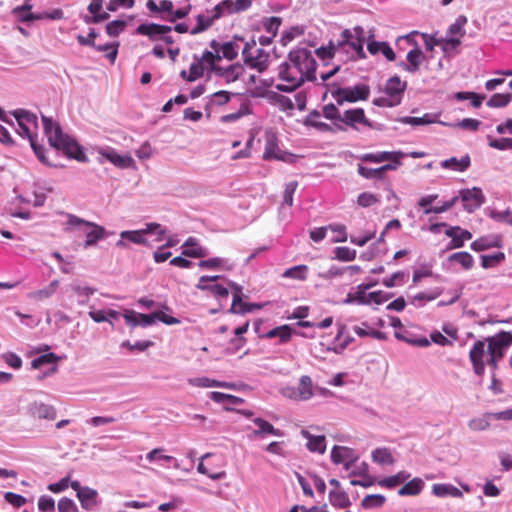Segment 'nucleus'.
Here are the masks:
<instances>
[{
    "label": "nucleus",
    "mask_w": 512,
    "mask_h": 512,
    "mask_svg": "<svg viewBox=\"0 0 512 512\" xmlns=\"http://www.w3.org/2000/svg\"><path fill=\"white\" fill-rule=\"evenodd\" d=\"M316 67L317 63L311 50L306 47L292 49L286 61L278 67V76L285 83L276 84V90L289 93L306 81H315Z\"/></svg>",
    "instance_id": "obj_1"
},
{
    "label": "nucleus",
    "mask_w": 512,
    "mask_h": 512,
    "mask_svg": "<svg viewBox=\"0 0 512 512\" xmlns=\"http://www.w3.org/2000/svg\"><path fill=\"white\" fill-rule=\"evenodd\" d=\"M42 123L50 146L78 162L87 163L89 161L82 146L74 138L64 133L59 124L54 123L51 118L45 115H42Z\"/></svg>",
    "instance_id": "obj_2"
},
{
    "label": "nucleus",
    "mask_w": 512,
    "mask_h": 512,
    "mask_svg": "<svg viewBox=\"0 0 512 512\" xmlns=\"http://www.w3.org/2000/svg\"><path fill=\"white\" fill-rule=\"evenodd\" d=\"M365 31L361 26H355L352 30L345 29L340 35L338 47L349 46L353 50L351 59L354 61L366 59L364 51Z\"/></svg>",
    "instance_id": "obj_3"
},
{
    "label": "nucleus",
    "mask_w": 512,
    "mask_h": 512,
    "mask_svg": "<svg viewBox=\"0 0 512 512\" xmlns=\"http://www.w3.org/2000/svg\"><path fill=\"white\" fill-rule=\"evenodd\" d=\"M68 221L66 231H71L75 227L86 226L89 228L85 231L86 240L84 243V248H89L94 246L99 240L104 239L107 236V232L103 226H100L94 222H90L84 220L76 215L67 214Z\"/></svg>",
    "instance_id": "obj_4"
},
{
    "label": "nucleus",
    "mask_w": 512,
    "mask_h": 512,
    "mask_svg": "<svg viewBox=\"0 0 512 512\" xmlns=\"http://www.w3.org/2000/svg\"><path fill=\"white\" fill-rule=\"evenodd\" d=\"M334 125L338 131H346L347 127L359 131V125H364L369 128H374L373 123L365 116L362 108L348 109L343 112L340 122H335Z\"/></svg>",
    "instance_id": "obj_5"
},
{
    "label": "nucleus",
    "mask_w": 512,
    "mask_h": 512,
    "mask_svg": "<svg viewBox=\"0 0 512 512\" xmlns=\"http://www.w3.org/2000/svg\"><path fill=\"white\" fill-rule=\"evenodd\" d=\"M17 121V132L20 136L30 139L37 137L38 121L34 113L23 109H17L11 112Z\"/></svg>",
    "instance_id": "obj_6"
},
{
    "label": "nucleus",
    "mask_w": 512,
    "mask_h": 512,
    "mask_svg": "<svg viewBox=\"0 0 512 512\" xmlns=\"http://www.w3.org/2000/svg\"><path fill=\"white\" fill-rule=\"evenodd\" d=\"M338 105L344 102L354 103L360 100L368 99L370 87L367 84H357L353 87L338 88L332 93Z\"/></svg>",
    "instance_id": "obj_7"
},
{
    "label": "nucleus",
    "mask_w": 512,
    "mask_h": 512,
    "mask_svg": "<svg viewBox=\"0 0 512 512\" xmlns=\"http://www.w3.org/2000/svg\"><path fill=\"white\" fill-rule=\"evenodd\" d=\"M255 46V40L246 42L242 50V56L245 64H247L250 68L256 69L258 72H263L268 68L269 54L262 48H257L256 55H253L251 50L255 48Z\"/></svg>",
    "instance_id": "obj_8"
},
{
    "label": "nucleus",
    "mask_w": 512,
    "mask_h": 512,
    "mask_svg": "<svg viewBox=\"0 0 512 512\" xmlns=\"http://www.w3.org/2000/svg\"><path fill=\"white\" fill-rule=\"evenodd\" d=\"M486 341L488 343V356L501 360L508 348L512 345V333L501 331L495 336L488 337Z\"/></svg>",
    "instance_id": "obj_9"
},
{
    "label": "nucleus",
    "mask_w": 512,
    "mask_h": 512,
    "mask_svg": "<svg viewBox=\"0 0 512 512\" xmlns=\"http://www.w3.org/2000/svg\"><path fill=\"white\" fill-rule=\"evenodd\" d=\"M251 4L252 0H223L212 10L207 12L213 13V18L219 19L224 16L246 11L251 7Z\"/></svg>",
    "instance_id": "obj_10"
},
{
    "label": "nucleus",
    "mask_w": 512,
    "mask_h": 512,
    "mask_svg": "<svg viewBox=\"0 0 512 512\" xmlns=\"http://www.w3.org/2000/svg\"><path fill=\"white\" fill-rule=\"evenodd\" d=\"M458 197L463 203V209L468 213L480 208L486 200L481 188L478 187L462 189L459 191Z\"/></svg>",
    "instance_id": "obj_11"
},
{
    "label": "nucleus",
    "mask_w": 512,
    "mask_h": 512,
    "mask_svg": "<svg viewBox=\"0 0 512 512\" xmlns=\"http://www.w3.org/2000/svg\"><path fill=\"white\" fill-rule=\"evenodd\" d=\"M97 153L114 166L120 169L132 168L135 166L134 159L129 155H120L114 148L112 147H99L97 148Z\"/></svg>",
    "instance_id": "obj_12"
},
{
    "label": "nucleus",
    "mask_w": 512,
    "mask_h": 512,
    "mask_svg": "<svg viewBox=\"0 0 512 512\" xmlns=\"http://www.w3.org/2000/svg\"><path fill=\"white\" fill-rule=\"evenodd\" d=\"M358 458L355 451L348 447L334 446L331 451V460L335 464H343L347 471L352 469Z\"/></svg>",
    "instance_id": "obj_13"
},
{
    "label": "nucleus",
    "mask_w": 512,
    "mask_h": 512,
    "mask_svg": "<svg viewBox=\"0 0 512 512\" xmlns=\"http://www.w3.org/2000/svg\"><path fill=\"white\" fill-rule=\"evenodd\" d=\"M230 288L233 290V301L229 312L235 314H245L258 309L261 306L258 304H247L242 301V287L234 282L229 283Z\"/></svg>",
    "instance_id": "obj_14"
},
{
    "label": "nucleus",
    "mask_w": 512,
    "mask_h": 512,
    "mask_svg": "<svg viewBox=\"0 0 512 512\" xmlns=\"http://www.w3.org/2000/svg\"><path fill=\"white\" fill-rule=\"evenodd\" d=\"M171 31V26L157 23H142L136 28V34L147 36L151 41L161 40L163 34Z\"/></svg>",
    "instance_id": "obj_15"
},
{
    "label": "nucleus",
    "mask_w": 512,
    "mask_h": 512,
    "mask_svg": "<svg viewBox=\"0 0 512 512\" xmlns=\"http://www.w3.org/2000/svg\"><path fill=\"white\" fill-rule=\"evenodd\" d=\"M252 422L257 426V428L251 432L249 436L250 438L264 439L268 435L276 437H282L284 435L283 431H281L278 428H275L271 423H269L263 418H253Z\"/></svg>",
    "instance_id": "obj_16"
},
{
    "label": "nucleus",
    "mask_w": 512,
    "mask_h": 512,
    "mask_svg": "<svg viewBox=\"0 0 512 512\" xmlns=\"http://www.w3.org/2000/svg\"><path fill=\"white\" fill-rule=\"evenodd\" d=\"M29 414L36 419L53 421L56 419L57 412L54 406L41 401H33L28 406Z\"/></svg>",
    "instance_id": "obj_17"
},
{
    "label": "nucleus",
    "mask_w": 512,
    "mask_h": 512,
    "mask_svg": "<svg viewBox=\"0 0 512 512\" xmlns=\"http://www.w3.org/2000/svg\"><path fill=\"white\" fill-rule=\"evenodd\" d=\"M424 59L425 55L423 54L418 44H415V47H413V49L407 53V62L401 61L397 65L404 71L409 73H416Z\"/></svg>",
    "instance_id": "obj_18"
},
{
    "label": "nucleus",
    "mask_w": 512,
    "mask_h": 512,
    "mask_svg": "<svg viewBox=\"0 0 512 512\" xmlns=\"http://www.w3.org/2000/svg\"><path fill=\"white\" fill-rule=\"evenodd\" d=\"M321 113L318 110H312L304 119L303 124L307 127H314L316 130L320 132H331L336 133L338 129H336L335 125H330L320 120Z\"/></svg>",
    "instance_id": "obj_19"
},
{
    "label": "nucleus",
    "mask_w": 512,
    "mask_h": 512,
    "mask_svg": "<svg viewBox=\"0 0 512 512\" xmlns=\"http://www.w3.org/2000/svg\"><path fill=\"white\" fill-rule=\"evenodd\" d=\"M126 240L138 245H149L146 237H144V232L140 229L122 231L120 233V239L116 242V246L119 248H127L128 244Z\"/></svg>",
    "instance_id": "obj_20"
},
{
    "label": "nucleus",
    "mask_w": 512,
    "mask_h": 512,
    "mask_svg": "<svg viewBox=\"0 0 512 512\" xmlns=\"http://www.w3.org/2000/svg\"><path fill=\"white\" fill-rule=\"evenodd\" d=\"M243 71V66L239 63L229 65L226 68L221 66H213V72L216 75L222 77L227 83L235 82L238 80Z\"/></svg>",
    "instance_id": "obj_21"
},
{
    "label": "nucleus",
    "mask_w": 512,
    "mask_h": 512,
    "mask_svg": "<svg viewBox=\"0 0 512 512\" xmlns=\"http://www.w3.org/2000/svg\"><path fill=\"white\" fill-rule=\"evenodd\" d=\"M471 249L476 252L484 251L490 248L502 247V238L499 235H488L480 237L473 241L470 245Z\"/></svg>",
    "instance_id": "obj_22"
},
{
    "label": "nucleus",
    "mask_w": 512,
    "mask_h": 512,
    "mask_svg": "<svg viewBox=\"0 0 512 512\" xmlns=\"http://www.w3.org/2000/svg\"><path fill=\"white\" fill-rule=\"evenodd\" d=\"M182 255L192 258H203L209 255L207 248H204L197 243V239L189 237L183 244Z\"/></svg>",
    "instance_id": "obj_23"
},
{
    "label": "nucleus",
    "mask_w": 512,
    "mask_h": 512,
    "mask_svg": "<svg viewBox=\"0 0 512 512\" xmlns=\"http://www.w3.org/2000/svg\"><path fill=\"white\" fill-rule=\"evenodd\" d=\"M303 438L307 439V449L310 452H317L323 454L326 450V439L325 436H314L308 430H301Z\"/></svg>",
    "instance_id": "obj_24"
},
{
    "label": "nucleus",
    "mask_w": 512,
    "mask_h": 512,
    "mask_svg": "<svg viewBox=\"0 0 512 512\" xmlns=\"http://www.w3.org/2000/svg\"><path fill=\"white\" fill-rule=\"evenodd\" d=\"M406 82H402L399 76L390 77L385 85V94L392 96L394 99H400L406 89Z\"/></svg>",
    "instance_id": "obj_25"
},
{
    "label": "nucleus",
    "mask_w": 512,
    "mask_h": 512,
    "mask_svg": "<svg viewBox=\"0 0 512 512\" xmlns=\"http://www.w3.org/2000/svg\"><path fill=\"white\" fill-rule=\"evenodd\" d=\"M471 164L470 156L466 154L462 158L451 157L440 162V166L444 169H450L453 171L464 172Z\"/></svg>",
    "instance_id": "obj_26"
},
{
    "label": "nucleus",
    "mask_w": 512,
    "mask_h": 512,
    "mask_svg": "<svg viewBox=\"0 0 512 512\" xmlns=\"http://www.w3.org/2000/svg\"><path fill=\"white\" fill-rule=\"evenodd\" d=\"M432 493L437 497H453V498H461L463 497V493L456 486L449 483H441L434 484L432 486Z\"/></svg>",
    "instance_id": "obj_27"
},
{
    "label": "nucleus",
    "mask_w": 512,
    "mask_h": 512,
    "mask_svg": "<svg viewBox=\"0 0 512 512\" xmlns=\"http://www.w3.org/2000/svg\"><path fill=\"white\" fill-rule=\"evenodd\" d=\"M146 8L153 14H161V16H170L173 12V2L170 0H161L159 4L155 0H147Z\"/></svg>",
    "instance_id": "obj_28"
},
{
    "label": "nucleus",
    "mask_w": 512,
    "mask_h": 512,
    "mask_svg": "<svg viewBox=\"0 0 512 512\" xmlns=\"http://www.w3.org/2000/svg\"><path fill=\"white\" fill-rule=\"evenodd\" d=\"M297 388L298 401H307L314 395L313 383L309 376L303 375L299 379Z\"/></svg>",
    "instance_id": "obj_29"
},
{
    "label": "nucleus",
    "mask_w": 512,
    "mask_h": 512,
    "mask_svg": "<svg viewBox=\"0 0 512 512\" xmlns=\"http://www.w3.org/2000/svg\"><path fill=\"white\" fill-rule=\"evenodd\" d=\"M293 334V330L290 325L284 324L278 327H275L268 331L265 334V338L272 339V338H279L280 344H285L290 341Z\"/></svg>",
    "instance_id": "obj_30"
},
{
    "label": "nucleus",
    "mask_w": 512,
    "mask_h": 512,
    "mask_svg": "<svg viewBox=\"0 0 512 512\" xmlns=\"http://www.w3.org/2000/svg\"><path fill=\"white\" fill-rule=\"evenodd\" d=\"M391 166L385 164L378 168H368L361 164L357 165V172L365 179H383L384 173L390 171Z\"/></svg>",
    "instance_id": "obj_31"
},
{
    "label": "nucleus",
    "mask_w": 512,
    "mask_h": 512,
    "mask_svg": "<svg viewBox=\"0 0 512 512\" xmlns=\"http://www.w3.org/2000/svg\"><path fill=\"white\" fill-rule=\"evenodd\" d=\"M424 485V481L421 478H413L398 490V494L400 496H416L421 493Z\"/></svg>",
    "instance_id": "obj_32"
},
{
    "label": "nucleus",
    "mask_w": 512,
    "mask_h": 512,
    "mask_svg": "<svg viewBox=\"0 0 512 512\" xmlns=\"http://www.w3.org/2000/svg\"><path fill=\"white\" fill-rule=\"evenodd\" d=\"M97 491L90 487H84L83 490L77 493V497L81 503V506L89 510L92 506L96 504Z\"/></svg>",
    "instance_id": "obj_33"
},
{
    "label": "nucleus",
    "mask_w": 512,
    "mask_h": 512,
    "mask_svg": "<svg viewBox=\"0 0 512 512\" xmlns=\"http://www.w3.org/2000/svg\"><path fill=\"white\" fill-rule=\"evenodd\" d=\"M329 502L333 507L346 508L351 505L348 494L342 490H331Z\"/></svg>",
    "instance_id": "obj_34"
},
{
    "label": "nucleus",
    "mask_w": 512,
    "mask_h": 512,
    "mask_svg": "<svg viewBox=\"0 0 512 512\" xmlns=\"http://www.w3.org/2000/svg\"><path fill=\"white\" fill-rule=\"evenodd\" d=\"M400 123L412 126L428 125L436 122V115L426 113L422 117L405 116L398 119Z\"/></svg>",
    "instance_id": "obj_35"
},
{
    "label": "nucleus",
    "mask_w": 512,
    "mask_h": 512,
    "mask_svg": "<svg viewBox=\"0 0 512 512\" xmlns=\"http://www.w3.org/2000/svg\"><path fill=\"white\" fill-rule=\"evenodd\" d=\"M396 155L397 153H394V151H379L376 153H365L360 156V160L369 163H382L389 161L390 158Z\"/></svg>",
    "instance_id": "obj_36"
},
{
    "label": "nucleus",
    "mask_w": 512,
    "mask_h": 512,
    "mask_svg": "<svg viewBox=\"0 0 512 512\" xmlns=\"http://www.w3.org/2000/svg\"><path fill=\"white\" fill-rule=\"evenodd\" d=\"M448 261L450 262H456L461 265V267L465 270H470L474 265V258L473 256L465 251L462 252H456L451 254L448 257Z\"/></svg>",
    "instance_id": "obj_37"
},
{
    "label": "nucleus",
    "mask_w": 512,
    "mask_h": 512,
    "mask_svg": "<svg viewBox=\"0 0 512 512\" xmlns=\"http://www.w3.org/2000/svg\"><path fill=\"white\" fill-rule=\"evenodd\" d=\"M410 476V473H408L407 471H400L395 475L380 480L379 485L391 489L407 481L410 478Z\"/></svg>",
    "instance_id": "obj_38"
},
{
    "label": "nucleus",
    "mask_w": 512,
    "mask_h": 512,
    "mask_svg": "<svg viewBox=\"0 0 512 512\" xmlns=\"http://www.w3.org/2000/svg\"><path fill=\"white\" fill-rule=\"evenodd\" d=\"M72 290L78 296V304L86 305L89 298L96 292V289L86 285L74 284Z\"/></svg>",
    "instance_id": "obj_39"
},
{
    "label": "nucleus",
    "mask_w": 512,
    "mask_h": 512,
    "mask_svg": "<svg viewBox=\"0 0 512 512\" xmlns=\"http://www.w3.org/2000/svg\"><path fill=\"white\" fill-rule=\"evenodd\" d=\"M372 460L380 465H391L395 461L388 448H376L373 450Z\"/></svg>",
    "instance_id": "obj_40"
},
{
    "label": "nucleus",
    "mask_w": 512,
    "mask_h": 512,
    "mask_svg": "<svg viewBox=\"0 0 512 512\" xmlns=\"http://www.w3.org/2000/svg\"><path fill=\"white\" fill-rule=\"evenodd\" d=\"M58 286L59 281L53 280L52 282H50L48 286L44 287L43 289L30 293L29 297L40 301L48 299L56 292Z\"/></svg>",
    "instance_id": "obj_41"
},
{
    "label": "nucleus",
    "mask_w": 512,
    "mask_h": 512,
    "mask_svg": "<svg viewBox=\"0 0 512 512\" xmlns=\"http://www.w3.org/2000/svg\"><path fill=\"white\" fill-rule=\"evenodd\" d=\"M209 14V16H206L204 14L197 15V25L190 30V33L192 35H196L207 30L213 24V22L217 20L216 18H213V13Z\"/></svg>",
    "instance_id": "obj_42"
},
{
    "label": "nucleus",
    "mask_w": 512,
    "mask_h": 512,
    "mask_svg": "<svg viewBox=\"0 0 512 512\" xmlns=\"http://www.w3.org/2000/svg\"><path fill=\"white\" fill-rule=\"evenodd\" d=\"M493 417V413H486L481 417H475L468 422V427L472 431H484L490 426V418Z\"/></svg>",
    "instance_id": "obj_43"
},
{
    "label": "nucleus",
    "mask_w": 512,
    "mask_h": 512,
    "mask_svg": "<svg viewBox=\"0 0 512 512\" xmlns=\"http://www.w3.org/2000/svg\"><path fill=\"white\" fill-rule=\"evenodd\" d=\"M385 501V496L381 494H370L362 499L361 506L364 509L379 508L384 505Z\"/></svg>",
    "instance_id": "obj_44"
},
{
    "label": "nucleus",
    "mask_w": 512,
    "mask_h": 512,
    "mask_svg": "<svg viewBox=\"0 0 512 512\" xmlns=\"http://www.w3.org/2000/svg\"><path fill=\"white\" fill-rule=\"evenodd\" d=\"M486 350H485V341L477 340L472 345L469 352V359L471 362H481L484 361Z\"/></svg>",
    "instance_id": "obj_45"
},
{
    "label": "nucleus",
    "mask_w": 512,
    "mask_h": 512,
    "mask_svg": "<svg viewBox=\"0 0 512 512\" xmlns=\"http://www.w3.org/2000/svg\"><path fill=\"white\" fill-rule=\"evenodd\" d=\"M467 17L464 15H459L454 23H452L447 31V35L454 36L458 35L460 38L465 35V25L467 24Z\"/></svg>",
    "instance_id": "obj_46"
},
{
    "label": "nucleus",
    "mask_w": 512,
    "mask_h": 512,
    "mask_svg": "<svg viewBox=\"0 0 512 512\" xmlns=\"http://www.w3.org/2000/svg\"><path fill=\"white\" fill-rule=\"evenodd\" d=\"M308 267L306 265H296L284 271L283 277L296 280H305L307 278Z\"/></svg>",
    "instance_id": "obj_47"
},
{
    "label": "nucleus",
    "mask_w": 512,
    "mask_h": 512,
    "mask_svg": "<svg viewBox=\"0 0 512 512\" xmlns=\"http://www.w3.org/2000/svg\"><path fill=\"white\" fill-rule=\"evenodd\" d=\"M505 259L503 252H496L489 255H481V266L484 269L492 268Z\"/></svg>",
    "instance_id": "obj_48"
},
{
    "label": "nucleus",
    "mask_w": 512,
    "mask_h": 512,
    "mask_svg": "<svg viewBox=\"0 0 512 512\" xmlns=\"http://www.w3.org/2000/svg\"><path fill=\"white\" fill-rule=\"evenodd\" d=\"M472 234L468 230L461 229L457 232L456 236L451 239L447 249H456L464 246L465 241L470 240Z\"/></svg>",
    "instance_id": "obj_49"
},
{
    "label": "nucleus",
    "mask_w": 512,
    "mask_h": 512,
    "mask_svg": "<svg viewBox=\"0 0 512 512\" xmlns=\"http://www.w3.org/2000/svg\"><path fill=\"white\" fill-rule=\"evenodd\" d=\"M511 97H512V95L509 93H507V94L496 93V94L492 95L491 98L487 101V106L492 107V108L505 107L511 101Z\"/></svg>",
    "instance_id": "obj_50"
},
{
    "label": "nucleus",
    "mask_w": 512,
    "mask_h": 512,
    "mask_svg": "<svg viewBox=\"0 0 512 512\" xmlns=\"http://www.w3.org/2000/svg\"><path fill=\"white\" fill-rule=\"evenodd\" d=\"M188 383L195 387H216V386H226V384H222V381L210 379L208 377H196L188 379Z\"/></svg>",
    "instance_id": "obj_51"
},
{
    "label": "nucleus",
    "mask_w": 512,
    "mask_h": 512,
    "mask_svg": "<svg viewBox=\"0 0 512 512\" xmlns=\"http://www.w3.org/2000/svg\"><path fill=\"white\" fill-rule=\"evenodd\" d=\"M459 200L458 196L452 197L450 200L444 201L441 205L434 206L423 210V214L428 215L431 213L441 214L451 209Z\"/></svg>",
    "instance_id": "obj_52"
},
{
    "label": "nucleus",
    "mask_w": 512,
    "mask_h": 512,
    "mask_svg": "<svg viewBox=\"0 0 512 512\" xmlns=\"http://www.w3.org/2000/svg\"><path fill=\"white\" fill-rule=\"evenodd\" d=\"M126 26V21L117 19L109 22L106 25L105 30L110 37H117L125 30Z\"/></svg>",
    "instance_id": "obj_53"
},
{
    "label": "nucleus",
    "mask_w": 512,
    "mask_h": 512,
    "mask_svg": "<svg viewBox=\"0 0 512 512\" xmlns=\"http://www.w3.org/2000/svg\"><path fill=\"white\" fill-rule=\"evenodd\" d=\"M118 47L119 42L114 43H106L103 45H97L93 47L95 50L102 52V51H108L106 54V57L110 60V62L114 63L118 54Z\"/></svg>",
    "instance_id": "obj_54"
},
{
    "label": "nucleus",
    "mask_w": 512,
    "mask_h": 512,
    "mask_svg": "<svg viewBox=\"0 0 512 512\" xmlns=\"http://www.w3.org/2000/svg\"><path fill=\"white\" fill-rule=\"evenodd\" d=\"M59 360V357L54 353H46L32 360L31 366L34 369H38L46 364H55Z\"/></svg>",
    "instance_id": "obj_55"
},
{
    "label": "nucleus",
    "mask_w": 512,
    "mask_h": 512,
    "mask_svg": "<svg viewBox=\"0 0 512 512\" xmlns=\"http://www.w3.org/2000/svg\"><path fill=\"white\" fill-rule=\"evenodd\" d=\"M281 22L282 20L280 17H269L263 20V27L269 35L275 37L277 35Z\"/></svg>",
    "instance_id": "obj_56"
},
{
    "label": "nucleus",
    "mask_w": 512,
    "mask_h": 512,
    "mask_svg": "<svg viewBox=\"0 0 512 512\" xmlns=\"http://www.w3.org/2000/svg\"><path fill=\"white\" fill-rule=\"evenodd\" d=\"M298 187L297 181H290L285 184L284 192H283V202L282 206H292L293 205V196Z\"/></svg>",
    "instance_id": "obj_57"
},
{
    "label": "nucleus",
    "mask_w": 512,
    "mask_h": 512,
    "mask_svg": "<svg viewBox=\"0 0 512 512\" xmlns=\"http://www.w3.org/2000/svg\"><path fill=\"white\" fill-rule=\"evenodd\" d=\"M238 51H239L238 44H236L235 42H232V41L225 42L221 46V52H222L221 58L223 57L228 60H233L237 57Z\"/></svg>",
    "instance_id": "obj_58"
},
{
    "label": "nucleus",
    "mask_w": 512,
    "mask_h": 512,
    "mask_svg": "<svg viewBox=\"0 0 512 512\" xmlns=\"http://www.w3.org/2000/svg\"><path fill=\"white\" fill-rule=\"evenodd\" d=\"M140 230L144 232V237L147 234H156L157 241H162L166 234V230L164 228H162V226L160 224L155 223V222L147 223L145 228L140 229Z\"/></svg>",
    "instance_id": "obj_59"
},
{
    "label": "nucleus",
    "mask_w": 512,
    "mask_h": 512,
    "mask_svg": "<svg viewBox=\"0 0 512 512\" xmlns=\"http://www.w3.org/2000/svg\"><path fill=\"white\" fill-rule=\"evenodd\" d=\"M487 138L489 140L488 145L491 148L501 150V151L512 150V138L494 139V138H491L490 136H488Z\"/></svg>",
    "instance_id": "obj_60"
},
{
    "label": "nucleus",
    "mask_w": 512,
    "mask_h": 512,
    "mask_svg": "<svg viewBox=\"0 0 512 512\" xmlns=\"http://www.w3.org/2000/svg\"><path fill=\"white\" fill-rule=\"evenodd\" d=\"M323 116L326 119L331 120L333 124L335 122H340L342 118V114L334 104H327L323 107Z\"/></svg>",
    "instance_id": "obj_61"
},
{
    "label": "nucleus",
    "mask_w": 512,
    "mask_h": 512,
    "mask_svg": "<svg viewBox=\"0 0 512 512\" xmlns=\"http://www.w3.org/2000/svg\"><path fill=\"white\" fill-rule=\"evenodd\" d=\"M379 202L377 195L370 192H362L357 197V204L367 208Z\"/></svg>",
    "instance_id": "obj_62"
},
{
    "label": "nucleus",
    "mask_w": 512,
    "mask_h": 512,
    "mask_svg": "<svg viewBox=\"0 0 512 512\" xmlns=\"http://www.w3.org/2000/svg\"><path fill=\"white\" fill-rule=\"evenodd\" d=\"M334 253L340 261H352L356 258V250L349 247H336Z\"/></svg>",
    "instance_id": "obj_63"
},
{
    "label": "nucleus",
    "mask_w": 512,
    "mask_h": 512,
    "mask_svg": "<svg viewBox=\"0 0 512 512\" xmlns=\"http://www.w3.org/2000/svg\"><path fill=\"white\" fill-rule=\"evenodd\" d=\"M406 274L402 271H397L393 273L391 276L383 279L382 283L386 287H394L397 285H401L405 282Z\"/></svg>",
    "instance_id": "obj_64"
}]
</instances>
